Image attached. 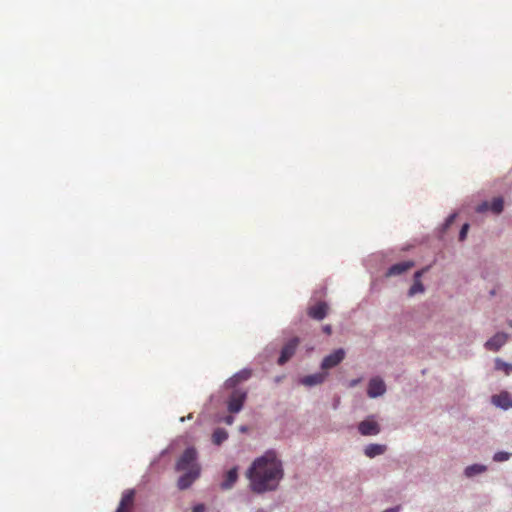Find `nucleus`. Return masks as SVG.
Instances as JSON below:
<instances>
[{
	"label": "nucleus",
	"mask_w": 512,
	"mask_h": 512,
	"mask_svg": "<svg viewBox=\"0 0 512 512\" xmlns=\"http://www.w3.org/2000/svg\"><path fill=\"white\" fill-rule=\"evenodd\" d=\"M246 475L250 480L252 491L264 493L275 490L284 473L282 463L275 451L269 450L254 460Z\"/></svg>",
	"instance_id": "obj_1"
},
{
	"label": "nucleus",
	"mask_w": 512,
	"mask_h": 512,
	"mask_svg": "<svg viewBox=\"0 0 512 512\" xmlns=\"http://www.w3.org/2000/svg\"><path fill=\"white\" fill-rule=\"evenodd\" d=\"M361 381H362L361 378L353 379L349 382L348 387L353 388V387L357 386Z\"/></svg>",
	"instance_id": "obj_25"
},
{
	"label": "nucleus",
	"mask_w": 512,
	"mask_h": 512,
	"mask_svg": "<svg viewBox=\"0 0 512 512\" xmlns=\"http://www.w3.org/2000/svg\"><path fill=\"white\" fill-rule=\"evenodd\" d=\"M386 392V385L380 377H373L368 383L367 394L370 398L382 396Z\"/></svg>",
	"instance_id": "obj_8"
},
{
	"label": "nucleus",
	"mask_w": 512,
	"mask_h": 512,
	"mask_svg": "<svg viewBox=\"0 0 512 512\" xmlns=\"http://www.w3.org/2000/svg\"><path fill=\"white\" fill-rule=\"evenodd\" d=\"M238 479V469L236 467L230 469L226 475L224 481L221 483V488L227 490L233 487Z\"/></svg>",
	"instance_id": "obj_18"
},
{
	"label": "nucleus",
	"mask_w": 512,
	"mask_h": 512,
	"mask_svg": "<svg viewBox=\"0 0 512 512\" xmlns=\"http://www.w3.org/2000/svg\"><path fill=\"white\" fill-rule=\"evenodd\" d=\"M400 511V506H396V507H393V508H389V509H386L382 512H399Z\"/></svg>",
	"instance_id": "obj_29"
},
{
	"label": "nucleus",
	"mask_w": 512,
	"mask_h": 512,
	"mask_svg": "<svg viewBox=\"0 0 512 512\" xmlns=\"http://www.w3.org/2000/svg\"><path fill=\"white\" fill-rule=\"evenodd\" d=\"M205 506L203 504H197L194 506L192 512H204Z\"/></svg>",
	"instance_id": "obj_26"
},
{
	"label": "nucleus",
	"mask_w": 512,
	"mask_h": 512,
	"mask_svg": "<svg viewBox=\"0 0 512 512\" xmlns=\"http://www.w3.org/2000/svg\"><path fill=\"white\" fill-rule=\"evenodd\" d=\"M328 311V304L326 302L319 301L307 308V315L314 320L321 321L327 316Z\"/></svg>",
	"instance_id": "obj_6"
},
{
	"label": "nucleus",
	"mask_w": 512,
	"mask_h": 512,
	"mask_svg": "<svg viewBox=\"0 0 512 512\" xmlns=\"http://www.w3.org/2000/svg\"><path fill=\"white\" fill-rule=\"evenodd\" d=\"M327 377L326 372H319L312 375H307L301 379V383L305 386H314L321 384Z\"/></svg>",
	"instance_id": "obj_16"
},
{
	"label": "nucleus",
	"mask_w": 512,
	"mask_h": 512,
	"mask_svg": "<svg viewBox=\"0 0 512 512\" xmlns=\"http://www.w3.org/2000/svg\"><path fill=\"white\" fill-rule=\"evenodd\" d=\"M252 375V371L250 369H243L236 374H234L231 378L226 381V386L229 388L236 387L239 383L247 381Z\"/></svg>",
	"instance_id": "obj_15"
},
{
	"label": "nucleus",
	"mask_w": 512,
	"mask_h": 512,
	"mask_svg": "<svg viewBox=\"0 0 512 512\" xmlns=\"http://www.w3.org/2000/svg\"><path fill=\"white\" fill-rule=\"evenodd\" d=\"M299 345V339L297 337L289 340L281 350L280 357L278 359V364H285L294 354Z\"/></svg>",
	"instance_id": "obj_7"
},
{
	"label": "nucleus",
	"mask_w": 512,
	"mask_h": 512,
	"mask_svg": "<svg viewBox=\"0 0 512 512\" xmlns=\"http://www.w3.org/2000/svg\"><path fill=\"white\" fill-rule=\"evenodd\" d=\"M345 358V351L342 348L336 349L333 353L324 357L321 363V368L323 370H328L336 367L340 364Z\"/></svg>",
	"instance_id": "obj_5"
},
{
	"label": "nucleus",
	"mask_w": 512,
	"mask_h": 512,
	"mask_svg": "<svg viewBox=\"0 0 512 512\" xmlns=\"http://www.w3.org/2000/svg\"><path fill=\"white\" fill-rule=\"evenodd\" d=\"M509 458H510V454L507 452H503V451L497 452L493 456V460L496 462H503V461L508 460Z\"/></svg>",
	"instance_id": "obj_22"
},
{
	"label": "nucleus",
	"mask_w": 512,
	"mask_h": 512,
	"mask_svg": "<svg viewBox=\"0 0 512 512\" xmlns=\"http://www.w3.org/2000/svg\"><path fill=\"white\" fill-rule=\"evenodd\" d=\"M247 398V392L241 389H234L227 401L228 411L230 413H238L243 408Z\"/></svg>",
	"instance_id": "obj_3"
},
{
	"label": "nucleus",
	"mask_w": 512,
	"mask_h": 512,
	"mask_svg": "<svg viewBox=\"0 0 512 512\" xmlns=\"http://www.w3.org/2000/svg\"><path fill=\"white\" fill-rule=\"evenodd\" d=\"M414 282L409 288L408 295L411 297L416 294V272L413 274Z\"/></svg>",
	"instance_id": "obj_24"
},
{
	"label": "nucleus",
	"mask_w": 512,
	"mask_h": 512,
	"mask_svg": "<svg viewBox=\"0 0 512 512\" xmlns=\"http://www.w3.org/2000/svg\"><path fill=\"white\" fill-rule=\"evenodd\" d=\"M196 459V449L193 447L187 448L177 461L176 469L178 471H189L194 467H199V465L196 463Z\"/></svg>",
	"instance_id": "obj_2"
},
{
	"label": "nucleus",
	"mask_w": 512,
	"mask_h": 512,
	"mask_svg": "<svg viewBox=\"0 0 512 512\" xmlns=\"http://www.w3.org/2000/svg\"><path fill=\"white\" fill-rule=\"evenodd\" d=\"M509 336L506 333H496L493 337L485 343V348L489 351H498L507 342Z\"/></svg>",
	"instance_id": "obj_13"
},
{
	"label": "nucleus",
	"mask_w": 512,
	"mask_h": 512,
	"mask_svg": "<svg viewBox=\"0 0 512 512\" xmlns=\"http://www.w3.org/2000/svg\"><path fill=\"white\" fill-rule=\"evenodd\" d=\"M415 266L413 260L402 261L392 265L386 272V277L400 276L411 270Z\"/></svg>",
	"instance_id": "obj_11"
},
{
	"label": "nucleus",
	"mask_w": 512,
	"mask_h": 512,
	"mask_svg": "<svg viewBox=\"0 0 512 512\" xmlns=\"http://www.w3.org/2000/svg\"><path fill=\"white\" fill-rule=\"evenodd\" d=\"M135 490L128 489L123 492L116 512H131L134 506Z\"/></svg>",
	"instance_id": "obj_12"
},
{
	"label": "nucleus",
	"mask_w": 512,
	"mask_h": 512,
	"mask_svg": "<svg viewBox=\"0 0 512 512\" xmlns=\"http://www.w3.org/2000/svg\"><path fill=\"white\" fill-rule=\"evenodd\" d=\"M491 402L496 407L507 410L512 408V397L507 391H502L497 395L491 397Z\"/></svg>",
	"instance_id": "obj_14"
},
{
	"label": "nucleus",
	"mask_w": 512,
	"mask_h": 512,
	"mask_svg": "<svg viewBox=\"0 0 512 512\" xmlns=\"http://www.w3.org/2000/svg\"><path fill=\"white\" fill-rule=\"evenodd\" d=\"M486 471V466L480 464H473L465 469V475L467 477H473L477 474L483 473Z\"/></svg>",
	"instance_id": "obj_20"
},
{
	"label": "nucleus",
	"mask_w": 512,
	"mask_h": 512,
	"mask_svg": "<svg viewBox=\"0 0 512 512\" xmlns=\"http://www.w3.org/2000/svg\"><path fill=\"white\" fill-rule=\"evenodd\" d=\"M504 208V200L502 197H496L491 203L484 201L479 204L476 211L479 213L491 210L494 214H500Z\"/></svg>",
	"instance_id": "obj_9"
},
{
	"label": "nucleus",
	"mask_w": 512,
	"mask_h": 512,
	"mask_svg": "<svg viewBox=\"0 0 512 512\" xmlns=\"http://www.w3.org/2000/svg\"><path fill=\"white\" fill-rule=\"evenodd\" d=\"M228 438V433L223 428H217L212 434V442L215 445H221Z\"/></svg>",
	"instance_id": "obj_19"
},
{
	"label": "nucleus",
	"mask_w": 512,
	"mask_h": 512,
	"mask_svg": "<svg viewBox=\"0 0 512 512\" xmlns=\"http://www.w3.org/2000/svg\"><path fill=\"white\" fill-rule=\"evenodd\" d=\"M224 421H225L226 424L232 425L233 422H234V417L233 416H227V417H225Z\"/></svg>",
	"instance_id": "obj_28"
},
{
	"label": "nucleus",
	"mask_w": 512,
	"mask_h": 512,
	"mask_svg": "<svg viewBox=\"0 0 512 512\" xmlns=\"http://www.w3.org/2000/svg\"><path fill=\"white\" fill-rule=\"evenodd\" d=\"M417 288H418V294L424 292V287H423L422 283L419 281H418Z\"/></svg>",
	"instance_id": "obj_30"
},
{
	"label": "nucleus",
	"mask_w": 512,
	"mask_h": 512,
	"mask_svg": "<svg viewBox=\"0 0 512 512\" xmlns=\"http://www.w3.org/2000/svg\"><path fill=\"white\" fill-rule=\"evenodd\" d=\"M358 431L363 436H373L380 433V425L374 416H369L358 424Z\"/></svg>",
	"instance_id": "obj_4"
},
{
	"label": "nucleus",
	"mask_w": 512,
	"mask_h": 512,
	"mask_svg": "<svg viewBox=\"0 0 512 512\" xmlns=\"http://www.w3.org/2000/svg\"><path fill=\"white\" fill-rule=\"evenodd\" d=\"M323 332L327 335H330L332 333V327L331 325H325L323 326Z\"/></svg>",
	"instance_id": "obj_27"
},
{
	"label": "nucleus",
	"mask_w": 512,
	"mask_h": 512,
	"mask_svg": "<svg viewBox=\"0 0 512 512\" xmlns=\"http://www.w3.org/2000/svg\"><path fill=\"white\" fill-rule=\"evenodd\" d=\"M468 230H469V224L466 223L462 226V228L460 230V233H459L460 241H463L466 238Z\"/></svg>",
	"instance_id": "obj_23"
},
{
	"label": "nucleus",
	"mask_w": 512,
	"mask_h": 512,
	"mask_svg": "<svg viewBox=\"0 0 512 512\" xmlns=\"http://www.w3.org/2000/svg\"><path fill=\"white\" fill-rule=\"evenodd\" d=\"M387 447L383 444H369L364 449V454L368 458H374L376 456L382 455L386 452Z\"/></svg>",
	"instance_id": "obj_17"
},
{
	"label": "nucleus",
	"mask_w": 512,
	"mask_h": 512,
	"mask_svg": "<svg viewBox=\"0 0 512 512\" xmlns=\"http://www.w3.org/2000/svg\"><path fill=\"white\" fill-rule=\"evenodd\" d=\"M200 467H194L186 471L178 480L177 486L180 490L187 489L199 477Z\"/></svg>",
	"instance_id": "obj_10"
},
{
	"label": "nucleus",
	"mask_w": 512,
	"mask_h": 512,
	"mask_svg": "<svg viewBox=\"0 0 512 512\" xmlns=\"http://www.w3.org/2000/svg\"><path fill=\"white\" fill-rule=\"evenodd\" d=\"M495 369L503 371L505 375H509L512 372V365L504 362L500 358L495 360Z\"/></svg>",
	"instance_id": "obj_21"
},
{
	"label": "nucleus",
	"mask_w": 512,
	"mask_h": 512,
	"mask_svg": "<svg viewBox=\"0 0 512 512\" xmlns=\"http://www.w3.org/2000/svg\"><path fill=\"white\" fill-rule=\"evenodd\" d=\"M454 219H455V215L449 216L447 219V225H450L454 221Z\"/></svg>",
	"instance_id": "obj_31"
}]
</instances>
